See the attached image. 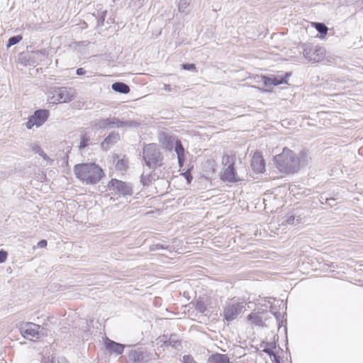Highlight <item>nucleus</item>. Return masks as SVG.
Returning a JSON list of instances; mask_svg holds the SVG:
<instances>
[{
    "mask_svg": "<svg viewBox=\"0 0 363 363\" xmlns=\"http://www.w3.org/2000/svg\"><path fill=\"white\" fill-rule=\"evenodd\" d=\"M74 172L77 179L86 184H95L103 177V170L95 163H82L76 164Z\"/></svg>",
    "mask_w": 363,
    "mask_h": 363,
    "instance_id": "f257e3e1",
    "label": "nucleus"
},
{
    "mask_svg": "<svg viewBox=\"0 0 363 363\" xmlns=\"http://www.w3.org/2000/svg\"><path fill=\"white\" fill-rule=\"evenodd\" d=\"M274 162L277 168L281 173L293 174L298 172L296 154L287 147H284L281 153L274 157Z\"/></svg>",
    "mask_w": 363,
    "mask_h": 363,
    "instance_id": "f03ea898",
    "label": "nucleus"
},
{
    "mask_svg": "<svg viewBox=\"0 0 363 363\" xmlns=\"http://www.w3.org/2000/svg\"><path fill=\"white\" fill-rule=\"evenodd\" d=\"M143 160L150 169L161 167L164 157L159 145L155 143L145 145L143 149Z\"/></svg>",
    "mask_w": 363,
    "mask_h": 363,
    "instance_id": "7ed1b4c3",
    "label": "nucleus"
},
{
    "mask_svg": "<svg viewBox=\"0 0 363 363\" xmlns=\"http://www.w3.org/2000/svg\"><path fill=\"white\" fill-rule=\"evenodd\" d=\"M160 143L166 150L171 151L174 147L179 165L182 167L185 160V150L182 142L179 140H175L169 135H164L162 138H160Z\"/></svg>",
    "mask_w": 363,
    "mask_h": 363,
    "instance_id": "20e7f679",
    "label": "nucleus"
},
{
    "mask_svg": "<svg viewBox=\"0 0 363 363\" xmlns=\"http://www.w3.org/2000/svg\"><path fill=\"white\" fill-rule=\"evenodd\" d=\"M49 51L43 48L40 50L22 52L18 55V61L23 66L38 64L48 57Z\"/></svg>",
    "mask_w": 363,
    "mask_h": 363,
    "instance_id": "39448f33",
    "label": "nucleus"
},
{
    "mask_svg": "<svg viewBox=\"0 0 363 363\" xmlns=\"http://www.w3.org/2000/svg\"><path fill=\"white\" fill-rule=\"evenodd\" d=\"M74 94L75 91L72 88L54 87L50 91L48 101L53 104L67 103L74 99Z\"/></svg>",
    "mask_w": 363,
    "mask_h": 363,
    "instance_id": "423d86ee",
    "label": "nucleus"
},
{
    "mask_svg": "<svg viewBox=\"0 0 363 363\" xmlns=\"http://www.w3.org/2000/svg\"><path fill=\"white\" fill-rule=\"evenodd\" d=\"M245 311L246 303L245 301H238L233 298L225 304L223 308V316L224 320L231 322Z\"/></svg>",
    "mask_w": 363,
    "mask_h": 363,
    "instance_id": "0eeeda50",
    "label": "nucleus"
},
{
    "mask_svg": "<svg viewBox=\"0 0 363 363\" xmlns=\"http://www.w3.org/2000/svg\"><path fill=\"white\" fill-rule=\"evenodd\" d=\"M19 330L22 336L30 340H33L34 338L38 339L41 335H47L44 328L33 323L22 324Z\"/></svg>",
    "mask_w": 363,
    "mask_h": 363,
    "instance_id": "6e6552de",
    "label": "nucleus"
},
{
    "mask_svg": "<svg viewBox=\"0 0 363 363\" xmlns=\"http://www.w3.org/2000/svg\"><path fill=\"white\" fill-rule=\"evenodd\" d=\"M133 122H122L115 117L96 119L91 122V127L94 129H105L112 127H122L126 125H133Z\"/></svg>",
    "mask_w": 363,
    "mask_h": 363,
    "instance_id": "1a4fd4ad",
    "label": "nucleus"
},
{
    "mask_svg": "<svg viewBox=\"0 0 363 363\" xmlns=\"http://www.w3.org/2000/svg\"><path fill=\"white\" fill-rule=\"evenodd\" d=\"M304 57L311 62H318L321 61L325 55L324 48L318 45H306L303 51Z\"/></svg>",
    "mask_w": 363,
    "mask_h": 363,
    "instance_id": "9d476101",
    "label": "nucleus"
},
{
    "mask_svg": "<svg viewBox=\"0 0 363 363\" xmlns=\"http://www.w3.org/2000/svg\"><path fill=\"white\" fill-rule=\"evenodd\" d=\"M108 186L116 194L119 196H131L133 193V186L130 183L116 179H112L108 183Z\"/></svg>",
    "mask_w": 363,
    "mask_h": 363,
    "instance_id": "9b49d317",
    "label": "nucleus"
},
{
    "mask_svg": "<svg viewBox=\"0 0 363 363\" xmlns=\"http://www.w3.org/2000/svg\"><path fill=\"white\" fill-rule=\"evenodd\" d=\"M48 117L49 111L46 109L37 110L33 116L28 118V121L26 123V126L28 129H31L33 126L38 128L48 120Z\"/></svg>",
    "mask_w": 363,
    "mask_h": 363,
    "instance_id": "f8f14e48",
    "label": "nucleus"
},
{
    "mask_svg": "<svg viewBox=\"0 0 363 363\" xmlns=\"http://www.w3.org/2000/svg\"><path fill=\"white\" fill-rule=\"evenodd\" d=\"M268 312L266 311H252L247 315V320L252 325L257 326H263L264 321L267 320Z\"/></svg>",
    "mask_w": 363,
    "mask_h": 363,
    "instance_id": "ddd939ff",
    "label": "nucleus"
},
{
    "mask_svg": "<svg viewBox=\"0 0 363 363\" xmlns=\"http://www.w3.org/2000/svg\"><path fill=\"white\" fill-rule=\"evenodd\" d=\"M251 166L255 172H263L265 169V162L260 152H255L253 155Z\"/></svg>",
    "mask_w": 363,
    "mask_h": 363,
    "instance_id": "4468645a",
    "label": "nucleus"
},
{
    "mask_svg": "<svg viewBox=\"0 0 363 363\" xmlns=\"http://www.w3.org/2000/svg\"><path fill=\"white\" fill-rule=\"evenodd\" d=\"M220 178L223 181L230 183H235L240 180L237 176V172L234 165L227 167Z\"/></svg>",
    "mask_w": 363,
    "mask_h": 363,
    "instance_id": "2eb2a0df",
    "label": "nucleus"
},
{
    "mask_svg": "<svg viewBox=\"0 0 363 363\" xmlns=\"http://www.w3.org/2000/svg\"><path fill=\"white\" fill-rule=\"evenodd\" d=\"M104 343L106 349L111 352H114L116 354H121L123 352L124 346L121 343L114 342L108 338H106Z\"/></svg>",
    "mask_w": 363,
    "mask_h": 363,
    "instance_id": "dca6fc26",
    "label": "nucleus"
},
{
    "mask_svg": "<svg viewBox=\"0 0 363 363\" xmlns=\"http://www.w3.org/2000/svg\"><path fill=\"white\" fill-rule=\"evenodd\" d=\"M120 139V135L118 133H111L101 143V147L104 150H108L110 147L116 143Z\"/></svg>",
    "mask_w": 363,
    "mask_h": 363,
    "instance_id": "f3484780",
    "label": "nucleus"
},
{
    "mask_svg": "<svg viewBox=\"0 0 363 363\" xmlns=\"http://www.w3.org/2000/svg\"><path fill=\"white\" fill-rule=\"evenodd\" d=\"M311 160L308 152L306 150L301 151L298 156L296 155V162L298 163V171L301 167H303L308 164Z\"/></svg>",
    "mask_w": 363,
    "mask_h": 363,
    "instance_id": "a211bd4d",
    "label": "nucleus"
},
{
    "mask_svg": "<svg viewBox=\"0 0 363 363\" xmlns=\"http://www.w3.org/2000/svg\"><path fill=\"white\" fill-rule=\"evenodd\" d=\"M207 363H230V361L227 354L216 353L209 356Z\"/></svg>",
    "mask_w": 363,
    "mask_h": 363,
    "instance_id": "6ab92c4d",
    "label": "nucleus"
},
{
    "mask_svg": "<svg viewBox=\"0 0 363 363\" xmlns=\"http://www.w3.org/2000/svg\"><path fill=\"white\" fill-rule=\"evenodd\" d=\"M111 89L116 92L124 94H128L130 91L128 84L121 82H117L112 84Z\"/></svg>",
    "mask_w": 363,
    "mask_h": 363,
    "instance_id": "aec40b11",
    "label": "nucleus"
},
{
    "mask_svg": "<svg viewBox=\"0 0 363 363\" xmlns=\"http://www.w3.org/2000/svg\"><path fill=\"white\" fill-rule=\"evenodd\" d=\"M163 342L164 345L172 346V347L177 348L179 343V340L176 335H171L169 337L167 335H163L160 340Z\"/></svg>",
    "mask_w": 363,
    "mask_h": 363,
    "instance_id": "412c9836",
    "label": "nucleus"
},
{
    "mask_svg": "<svg viewBox=\"0 0 363 363\" xmlns=\"http://www.w3.org/2000/svg\"><path fill=\"white\" fill-rule=\"evenodd\" d=\"M273 86H278L287 83V78L291 76L290 72H286L284 75H272Z\"/></svg>",
    "mask_w": 363,
    "mask_h": 363,
    "instance_id": "4be33fe9",
    "label": "nucleus"
},
{
    "mask_svg": "<svg viewBox=\"0 0 363 363\" xmlns=\"http://www.w3.org/2000/svg\"><path fill=\"white\" fill-rule=\"evenodd\" d=\"M91 140V138L89 135L88 133H85L81 136V141L79 145V148L80 150L85 148L89 145V142Z\"/></svg>",
    "mask_w": 363,
    "mask_h": 363,
    "instance_id": "5701e85b",
    "label": "nucleus"
},
{
    "mask_svg": "<svg viewBox=\"0 0 363 363\" xmlns=\"http://www.w3.org/2000/svg\"><path fill=\"white\" fill-rule=\"evenodd\" d=\"M33 150L34 151L35 153L36 154H38L39 155H40L41 157H43V158L46 160L49 163H52L53 162V160H51L45 152L44 151L42 150V148L40 147V146H38V145H35L33 147Z\"/></svg>",
    "mask_w": 363,
    "mask_h": 363,
    "instance_id": "b1692460",
    "label": "nucleus"
},
{
    "mask_svg": "<svg viewBox=\"0 0 363 363\" xmlns=\"http://www.w3.org/2000/svg\"><path fill=\"white\" fill-rule=\"evenodd\" d=\"M128 167V161L125 159H121L117 161L116 169L120 172H124Z\"/></svg>",
    "mask_w": 363,
    "mask_h": 363,
    "instance_id": "393cba45",
    "label": "nucleus"
},
{
    "mask_svg": "<svg viewBox=\"0 0 363 363\" xmlns=\"http://www.w3.org/2000/svg\"><path fill=\"white\" fill-rule=\"evenodd\" d=\"M314 27L321 35H326L328 30V27L323 23H314Z\"/></svg>",
    "mask_w": 363,
    "mask_h": 363,
    "instance_id": "a878e982",
    "label": "nucleus"
},
{
    "mask_svg": "<svg viewBox=\"0 0 363 363\" xmlns=\"http://www.w3.org/2000/svg\"><path fill=\"white\" fill-rule=\"evenodd\" d=\"M222 164L225 166H231L235 164V158L228 155H224L222 158Z\"/></svg>",
    "mask_w": 363,
    "mask_h": 363,
    "instance_id": "bb28decb",
    "label": "nucleus"
},
{
    "mask_svg": "<svg viewBox=\"0 0 363 363\" xmlns=\"http://www.w3.org/2000/svg\"><path fill=\"white\" fill-rule=\"evenodd\" d=\"M133 359L135 363H140L144 359V354L143 352L135 351L132 354Z\"/></svg>",
    "mask_w": 363,
    "mask_h": 363,
    "instance_id": "cd10ccee",
    "label": "nucleus"
},
{
    "mask_svg": "<svg viewBox=\"0 0 363 363\" xmlns=\"http://www.w3.org/2000/svg\"><path fill=\"white\" fill-rule=\"evenodd\" d=\"M21 40H22V36L20 35L12 36L8 40L7 47L9 48L13 45H15L17 43H18Z\"/></svg>",
    "mask_w": 363,
    "mask_h": 363,
    "instance_id": "c85d7f7f",
    "label": "nucleus"
},
{
    "mask_svg": "<svg viewBox=\"0 0 363 363\" xmlns=\"http://www.w3.org/2000/svg\"><path fill=\"white\" fill-rule=\"evenodd\" d=\"M189 3L187 0H180L178 4V9L181 13H187Z\"/></svg>",
    "mask_w": 363,
    "mask_h": 363,
    "instance_id": "c756f323",
    "label": "nucleus"
},
{
    "mask_svg": "<svg viewBox=\"0 0 363 363\" xmlns=\"http://www.w3.org/2000/svg\"><path fill=\"white\" fill-rule=\"evenodd\" d=\"M106 13H107L106 11H103L100 12V13L99 14L98 19H97V26H104Z\"/></svg>",
    "mask_w": 363,
    "mask_h": 363,
    "instance_id": "7c9ffc66",
    "label": "nucleus"
},
{
    "mask_svg": "<svg viewBox=\"0 0 363 363\" xmlns=\"http://www.w3.org/2000/svg\"><path fill=\"white\" fill-rule=\"evenodd\" d=\"M195 309L199 313H203L206 311V306L203 301H198L196 303Z\"/></svg>",
    "mask_w": 363,
    "mask_h": 363,
    "instance_id": "2f4dec72",
    "label": "nucleus"
},
{
    "mask_svg": "<svg viewBox=\"0 0 363 363\" xmlns=\"http://www.w3.org/2000/svg\"><path fill=\"white\" fill-rule=\"evenodd\" d=\"M299 220H300L299 217H296V216L292 215V216H290L286 219V223H287V224H289V225H296L300 223Z\"/></svg>",
    "mask_w": 363,
    "mask_h": 363,
    "instance_id": "473e14b6",
    "label": "nucleus"
},
{
    "mask_svg": "<svg viewBox=\"0 0 363 363\" xmlns=\"http://www.w3.org/2000/svg\"><path fill=\"white\" fill-rule=\"evenodd\" d=\"M168 248V245H162V244H156V245H152L150 247V251H157V250H166Z\"/></svg>",
    "mask_w": 363,
    "mask_h": 363,
    "instance_id": "72a5a7b5",
    "label": "nucleus"
},
{
    "mask_svg": "<svg viewBox=\"0 0 363 363\" xmlns=\"http://www.w3.org/2000/svg\"><path fill=\"white\" fill-rule=\"evenodd\" d=\"M140 182L143 186H149L151 183L150 175L142 174L140 177Z\"/></svg>",
    "mask_w": 363,
    "mask_h": 363,
    "instance_id": "f704fd0d",
    "label": "nucleus"
},
{
    "mask_svg": "<svg viewBox=\"0 0 363 363\" xmlns=\"http://www.w3.org/2000/svg\"><path fill=\"white\" fill-rule=\"evenodd\" d=\"M262 81H263L264 84L266 86H269L273 85L272 76V75L269 76V77H266V76L262 77Z\"/></svg>",
    "mask_w": 363,
    "mask_h": 363,
    "instance_id": "c9c22d12",
    "label": "nucleus"
},
{
    "mask_svg": "<svg viewBox=\"0 0 363 363\" xmlns=\"http://www.w3.org/2000/svg\"><path fill=\"white\" fill-rule=\"evenodd\" d=\"M8 257V253L6 251L4 250H0V263H4L6 262Z\"/></svg>",
    "mask_w": 363,
    "mask_h": 363,
    "instance_id": "e433bc0d",
    "label": "nucleus"
},
{
    "mask_svg": "<svg viewBox=\"0 0 363 363\" xmlns=\"http://www.w3.org/2000/svg\"><path fill=\"white\" fill-rule=\"evenodd\" d=\"M183 363H197L191 355H184L182 359Z\"/></svg>",
    "mask_w": 363,
    "mask_h": 363,
    "instance_id": "4c0bfd02",
    "label": "nucleus"
},
{
    "mask_svg": "<svg viewBox=\"0 0 363 363\" xmlns=\"http://www.w3.org/2000/svg\"><path fill=\"white\" fill-rule=\"evenodd\" d=\"M182 66V68L186 70L196 69V66L194 64L187 63V64H183Z\"/></svg>",
    "mask_w": 363,
    "mask_h": 363,
    "instance_id": "58836bf2",
    "label": "nucleus"
},
{
    "mask_svg": "<svg viewBox=\"0 0 363 363\" xmlns=\"http://www.w3.org/2000/svg\"><path fill=\"white\" fill-rule=\"evenodd\" d=\"M263 352L269 354V356L274 355L271 345H268L264 350Z\"/></svg>",
    "mask_w": 363,
    "mask_h": 363,
    "instance_id": "ea45409f",
    "label": "nucleus"
},
{
    "mask_svg": "<svg viewBox=\"0 0 363 363\" xmlns=\"http://www.w3.org/2000/svg\"><path fill=\"white\" fill-rule=\"evenodd\" d=\"M325 203L332 207L335 205V199L333 198H326Z\"/></svg>",
    "mask_w": 363,
    "mask_h": 363,
    "instance_id": "a19ab883",
    "label": "nucleus"
},
{
    "mask_svg": "<svg viewBox=\"0 0 363 363\" xmlns=\"http://www.w3.org/2000/svg\"><path fill=\"white\" fill-rule=\"evenodd\" d=\"M184 177L185 179H186L187 182L188 183H190L191 182V180L192 179V177L189 172V171H186L184 174Z\"/></svg>",
    "mask_w": 363,
    "mask_h": 363,
    "instance_id": "79ce46f5",
    "label": "nucleus"
},
{
    "mask_svg": "<svg viewBox=\"0 0 363 363\" xmlns=\"http://www.w3.org/2000/svg\"><path fill=\"white\" fill-rule=\"evenodd\" d=\"M46 245H47V241L45 240H41L38 243V246L41 248L46 247Z\"/></svg>",
    "mask_w": 363,
    "mask_h": 363,
    "instance_id": "37998d69",
    "label": "nucleus"
},
{
    "mask_svg": "<svg viewBox=\"0 0 363 363\" xmlns=\"http://www.w3.org/2000/svg\"><path fill=\"white\" fill-rule=\"evenodd\" d=\"M77 75H83L86 73V70L84 68H78L76 71Z\"/></svg>",
    "mask_w": 363,
    "mask_h": 363,
    "instance_id": "c03bdc74",
    "label": "nucleus"
},
{
    "mask_svg": "<svg viewBox=\"0 0 363 363\" xmlns=\"http://www.w3.org/2000/svg\"><path fill=\"white\" fill-rule=\"evenodd\" d=\"M164 90L166 91H172L173 90V88L171 87L169 84H164Z\"/></svg>",
    "mask_w": 363,
    "mask_h": 363,
    "instance_id": "a18cd8bd",
    "label": "nucleus"
},
{
    "mask_svg": "<svg viewBox=\"0 0 363 363\" xmlns=\"http://www.w3.org/2000/svg\"><path fill=\"white\" fill-rule=\"evenodd\" d=\"M58 363H68L65 357L58 358Z\"/></svg>",
    "mask_w": 363,
    "mask_h": 363,
    "instance_id": "49530a36",
    "label": "nucleus"
}]
</instances>
